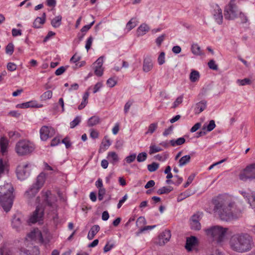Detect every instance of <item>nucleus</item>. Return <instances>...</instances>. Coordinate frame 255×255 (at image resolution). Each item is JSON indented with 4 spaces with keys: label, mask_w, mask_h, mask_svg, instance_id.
<instances>
[{
    "label": "nucleus",
    "mask_w": 255,
    "mask_h": 255,
    "mask_svg": "<svg viewBox=\"0 0 255 255\" xmlns=\"http://www.w3.org/2000/svg\"><path fill=\"white\" fill-rule=\"evenodd\" d=\"M60 141V139L59 137H56L54 138L51 141L50 146H55L58 145Z\"/></svg>",
    "instance_id": "62"
},
{
    "label": "nucleus",
    "mask_w": 255,
    "mask_h": 255,
    "mask_svg": "<svg viewBox=\"0 0 255 255\" xmlns=\"http://www.w3.org/2000/svg\"><path fill=\"white\" fill-rule=\"evenodd\" d=\"M106 190L105 189H99L98 192V199L100 201L103 199L104 195L105 194Z\"/></svg>",
    "instance_id": "58"
},
{
    "label": "nucleus",
    "mask_w": 255,
    "mask_h": 255,
    "mask_svg": "<svg viewBox=\"0 0 255 255\" xmlns=\"http://www.w3.org/2000/svg\"><path fill=\"white\" fill-rule=\"evenodd\" d=\"M197 243V239L194 236L187 239L185 248L188 251H191L193 247L196 245Z\"/></svg>",
    "instance_id": "16"
},
{
    "label": "nucleus",
    "mask_w": 255,
    "mask_h": 255,
    "mask_svg": "<svg viewBox=\"0 0 255 255\" xmlns=\"http://www.w3.org/2000/svg\"><path fill=\"white\" fill-rule=\"evenodd\" d=\"M46 174L42 172L39 174L36 178L35 183L33 184L31 188L26 191L25 196L26 198L30 199L34 197L38 193L39 189L42 187L45 181Z\"/></svg>",
    "instance_id": "5"
},
{
    "label": "nucleus",
    "mask_w": 255,
    "mask_h": 255,
    "mask_svg": "<svg viewBox=\"0 0 255 255\" xmlns=\"http://www.w3.org/2000/svg\"><path fill=\"white\" fill-rule=\"evenodd\" d=\"M153 67V63L152 60L149 58H145L143 63V70L145 72L150 71Z\"/></svg>",
    "instance_id": "17"
},
{
    "label": "nucleus",
    "mask_w": 255,
    "mask_h": 255,
    "mask_svg": "<svg viewBox=\"0 0 255 255\" xmlns=\"http://www.w3.org/2000/svg\"><path fill=\"white\" fill-rule=\"evenodd\" d=\"M94 23H95V21H93L89 24L86 25L84 26L81 29V31L82 32H86L87 31H88L91 28V27L94 24Z\"/></svg>",
    "instance_id": "57"
},
{
    "label": "nucleus",
    "mask_w": 255,
    "mask_h": 255,
    "mask_svg": "<svg viewBox=\"0 0 255 255\" xmlns=\"http://www.w3.org/2000/svg\"><path fill=\"white\" fill-rule=\"evenodd\" d=\"M159 167V164L156 162H153L147 165V169L149 171L152 172L156 171Z\"/></svg>",
    "instance_id": "38"
},
{
    "label": "nucleus",
    "mask_w": 255,
    "mask_h": 255,
    "mask_svg": "<svg viewBox=\"0 0 255 255\" xmlns=\"http://www.w3.org/2000/svg\"><path fill=\"white\" fill-rule=\"evenodd\" d=\"M116 84L117 81L113 78H110L107 81V84L110 88L114 87Z\"/></svg>",
    "instance_id": "50"
},
{
    "label": "nucleus",
    "mask_w": 255,
    "mask_h": 255,
    "mask_svg": "<svg viewBox=\"0 0 255 255\" xmlns=\"http://www.w3.org/2000/svg\"><path fill=\"white\" fill-rule=\"evenodd\" d=\"M136 156V155L135 153H133V154L127 156L125 160L127 163H130L135 160Z\"/></svg>",
    "instance_id": "48"
},
{
    "label": "nucleus",
    "mask_w": 255,
    "mask_h": 255,
    "mask_svg": "<svg viewBox=\"0 0 255 255\" xmlns=\"http://www.w3.org/2000/svg\"><path fill=\"white\" fill-rule=\"evenodd\" d=\"M52 97V92L51 91H47L44 92L40 96V99L42 101H45L48 99H50Z\"/></svg>",
    "instance_id": "34"
},
{
    "label": "nucleus",
    "mask_w": 255,
    "mask_h": 255,
    "mask_svg": "<svg viewBox=\"0 0 255 255\" xmlns=\"http://www.w3.org/2000/svg\"><path fill=\"white\" fill-rule=\"evenodd\" d=\"M191 50L192 53L195 55L199 56L202 54L201 48L197 43H194L192 45Z\"/></svg>",
    "instance_id": "27"
},
{
    "label": "nucleus",
    "mask_w": 255,
    "mask_h": 255,
    "mask_svg": "<svg viewBox=\"0 0 255 255\" xmlns=\"http://www.w3.org/2000/svg\"><path fill=\"white\" fill-rule=\"evenodd\" d=\"M62 16L61 15H58L55 16L54 18L51 19V24L54 28L59 27L62 23Z\"/></svg>",
    "instance_id": "24"
},
{
    "label": "nucleus",
    "mask_w": 255,
    "mask_h": 255,
    "mask_svg": "<svg viewBox=\"0 0 255 255\" xmlns=\"http://www.w3.org/2000/svg\"><path fill=\"white\" fill-rule=\"evenodd\" d=\"M114 244H110L109 242L105 245L104 248V252L107 253L110 251L114 247Z\"/></svg>",
    "instance_id": "59"
},
{
    "label": "nucleus",
    "mask_w": 255,
    "mask_h": 255,
    "mask_svg": "<svg viewBox=\"0 0 255 255\" xmlns=\"http://www.w3.org/2000/svg\"><path fill=\"white\" fill-rule=\"evenodd\" d=\"M249 204L252 207L255 209V194H253L251 198H249Z\"/></svg>",
    "instance_id": "55"
},
{
    "label": "nucleus",
    "mask_w": 255,
    "mask_h": 255,
    "mask_svg": "<svg viewBox=\"0 0 255 255\" xmlns=\"http://www.w3.org/2000/svg\"><path fill=\"white\" fill-rule=\"evenodd\" d=\"M22 224L21 217L18 215L14 216L12 220V226L13 228L18 229L20 228Z\"/></svg>",
    "instance_id": "23"
},
{
    "label": "nucleus",
    "mask_w": 255,
    "mask_h": 255,
    "mask_svg": "<svg viewBox=\"0 0 255 255\" xmlns=\"http://www.w3.org/2000/svg\"><path fill=\"white\" fill-rule=\"evenodd\" d=\"M11 33L12 36L14 37L17 36H20L22 34L21 30L17 29L15 28H13L12 29Z\"/></svg>",
    "instance_id": "63"
},
{
    "label": "nucleus",
    "mask_w": 255,
    "mask_h": 255,
    "mask_svg": "<svg viewBox=\"0 0 255 255\" xmlns=\"http://www.w3.org/2000/svg\"><path fill=\"white\" fill-rule=\"evenodd\" d=\"M216 125L215 121L214 120H211L209 122V124L207 126H204L203 130H205L207 129V131H211L215 128Z\"/></svg>",
    "instance_id": "35"
},
{
    "label": "nucleus",
    "mask_w": 255,
    "mask_h": 255,
    "mask_svg": "<svg viewBox=\"0 0 255 255\" xmlns=\"http://www.w3.org/2000/svg\"><path fill=\"white\" fill-rule=\"evenodd\" d=\"M183 96L181 95L177 98L176 100L173 104V106L172 107V108H176L180 104H181L183 102Z\"/></svg>",
    "instance_id": "42"
},
{
    "label": "nucleus",
    "mask_w": 255,
    "mask_h": 255,
    "mask_svg": "<svg viewBox=\"0 0 255 255\" xmlns=\"http://www.w3.org/2000/svg\"><path fill=\"white\" fill-rule=\"evenodd\" d=\"M41 106H38L35 102L34 101H30L26 103H23L22 104H17L16 105V107L21 109H25L28 108H38Z\"/></svg>",
    "instance_id": "22"
},
{
    "label": "nucleus",
    "mask_w": 255,
    "mask_h": 255,
    "mask_svg": "<svg viewBox=\"0 0 255 255\" xmlns=\"http://www.w3.org/2000/svg\"><path fill=\"white\" fill-rule=\"evenodd\" d=\"M171 238V233L169 230L163 231L159 238V244L160 246L164 245L168 242Z\"/></svg>",
    "instance_id": "15"
},
{
    "label": "nucleus",
    "mask_w": 255,
    "mask_h": 255,
    "mask_svg": "<svg viewBox=\"0 0 255 255\" xmlns=\"http://www.w3.org/2000/svg\"><path fill=\"white\" fill-rule=\"evenodd\" d=\"M7 68L10 71H14L16 69V65L14 63L9 62L7 65Z\"/></svg>",
    "instance_id": "56"
},
{
    "label": "nucleus",
    "mask_w": 255,
    "mask_h": 255,
    "mask_svg": "<svg viewBox=\"0 0 255 255\" xmlns=\"http://www.w3.org/2000/svg\"><path fill=\"white\" fill-rule=\"evenodd\" d=\"M208 66L209 67L213 69L214 70H218V65L215 63V61L214 60H211L208 62Z\"/></svg>",
    "instance_id": "51"
},
{
    "label": "nucleus",
    "mask_w": 255,
    "mask_h": 255,
    "mask_svg": "<svg viewBox=\"0 0 255 255\" xmlns=\"http://www.w3.org/2000/svg\"><path fill=\"white\" fill-rule=\"evenodd\" d=\"M146 220L143 217H139L136 222V225L138 227L142 228V226L146 224Z\"/></svg>",
    "instance_id": "39"
},
{
    "label": "nucleus",
    "mask_w": 255,
    "mask_h": 255,
    "mask_svg": "<svg viewBox=\"0 0 255 255\" xmlns=\"http://www.w3.org/2000/svg\"><path fill=\"white\" fill-rule=\"evenodd\" d=\"M202 213H197L194 214L190 219V226L192 230L199 231L201 228L200 221L202 218Z\"/></svg>",
    "instance_id": "12"
},
{
    "label": "nucleus",
    "mask_w": 255,
    "mask_h": 255,
    "mask_svg": "<svg viewBox=\"0 0 255 255\" xmlns=\"http://www.w3.org/2000/svg\"><path fill=\"white\" fill-rule=\"evenodd\" d=\"M100 123V118L97 116H93L88 121V126L89 127L97 125Z\"/></svg>",
    "instance_id": "28"
},
{
    "label": "nucleus",
    "mask_w": 255,
    "mask_h": 255,
    "mask_svg": "<svg viewBox=\"0 0 255 255\" xmlns=\"http://www.w3.org/2000/svg\"><path fill=\"white\" fill-rule=\"evenodd\" d=\"M228 229L220 226H214L204 230L206 234L218 244H221L224 240Z\"/></svg>",
    "instance_id": "4"
},
{
    "label": "nucleus",
    "mask_w": 255,
    "mask_h": 255,
    "mask_svg": "<svg viewBox=\"0 0 255 255\" xmlns=\"http://www.w3.org/2000/svg\"><path fill=\"white\" fill-rule=\"evenodd\" d=\"M62 143H64L66 148H69L71 146V142L68 137H66L62 140Z\"/></svg>",
    "instance_id": "54"
},
{
    "label": "nucleus",
    "mask_w": 255,
    "mask_h": 255,
    "mask_svg": "<svg viewBox=\"0 0 255 255\" xmlns=\"http://www.w3.org/2000/svg\"><path fill=\"white\" fill-rule=\"evenodd\" d=\"M236 0H231L230 3L225 7L224 16L227 19H233L237 17L240 13L237 5L235 4Z\"/></svg>",
    "instance_id": "8"
},
{
    "label": "nucleus",
    "mask_w": 255,
    "mask_h": 255,
    "mask_svg": "<svg viewBox=\"0 0 255 255\" xmlns=\"http://www.w3.org/2000/svg\"><path fill=\"white\" fill-rule=\"evenodd\" d=\"M92 42H93V37H92V36H90L87 39V40L86 41V45H85V48L87 51L91 48Z\"/></svg>",
    "instance_id": "60"
},
{
    "label": "nucleus",
    "mask_w": 255,
    "mask_h": 255,
    "mask_svg": "<svg viewBox=\"0 0 255 255\" xmlns=\"http://www.w3.org/2000/svg\"><path fill=\"white\" fill-rule=\"evenodd\" d=\"M46 13L44 12L42 14V17H38L34 21L33 26L34 28H40L41 25L43 24L45 22Z\"/></svg>",
    "instance_id": "18"
},
{
    "label": "nucleus",
    "mask_w": 255,
    "mask_h": 255,
    "mask_svg": "<svg viewBox=\"0 0 255 255\" xmlns=\"http://www.w3.org/2000/svg\"><path fill=\"white\" fill-rule=\"evenodd\" d=\"M66 69L65 67L61 66L56 70L55 74L57 76L60 75L65 71Z\"/></svg>",
    "instance_id": "61"
},
{
    "label": "nucleus",
    "mask_w": 255,
    "mask_h": 255,
    "mask_svg": "<svg viewBox=\"0 0 255 255\" xmlns=\"http://www.w3.org/2000/svg\"><path fill=\"white\" fill-rule=\"evenodd\" d=\"M200 78V74L198 71L193 70L190 74V80L192 82H196L198 81Z\"/></svg>",
    "instance_id": "29"
},
{
    "label": "nucleus",
    "mask_w": 255,
    "mask_h": 255,
    "mask_svg": "<svg viewBox=\"0 0 255 255\" xmlns=\"http://www.w3.org/2000/svg\"><path fill=\"white\" fill-rule=\"evenodd\" d=\"M234 207V202L220 199L215 203L214 211L222 220L228 221L238 218L233 213Z\"/></svg>",
    "instance_id": "2"
},
{
    "label": "nucleus",
    "mask_w": 255,
    "mask_h": 255,
    "mask_svg": "<svg viewBox=\"0 0 255 255\" xmlns=\"http://www.w3.org/2000/svg\"><path fill=\"white\" fill-rule=\"evenodd\" d=\"M158 63L159 65H161L165 62V53L164 52H162L160 53L158 57Z\"/></svg>",
    "instance_id": "46"
},
{
    "label": "nucleus",
    "mask_w": 255,
    "mask_h": 255,
    "mask_svg": "<svg viewBox=\"0 0 255 255\" xmlns=\"http://www.w3.org/2000/svg\"><path fill=\"white\" fill-rule=\"evenodd\" d=\"M104 57V56L100 57L93 64V68L94 70V73L96 76L98 77H101L103 74L104 70V68L103 67Z\"/></svg>",
    "instance_id": "13"
},
{
    "label": "nucleus",
    "mask_w": 255,
    "mask_h": 255,
    "mask_svg": "<svg viewBox=\"0 0 255 255\" xmlns=\"http://www.w3.org/2000/svg\"><path fill=\"white\" fill-rule=\"evenodd\" d=\"M55 134V129L46 126H42L40 129V136L42 140L45 141Z\"/></svg>",
    "instance_id": "11"
},
{
    "label": "nucleus",
    "mask_w": 255,
    "mask_h": 255,
    "mask_svg": "<svg viewBox=\"0 0 255 255\" xmlns=\"http://www.w3.org/2000/svg\"><path fill=\"white\" fill-rule=\"evenodd\" d=\"M14 45L12 43H8L5 47V53L9 55H11L13 52Z\"/></svg>",
    "instance_id": "40"
},
{
    "label": "nucleus",
    "mask_w": 255,
    "mask_h": 255,
    "mask_svg": "<svg viewBox=\"0 0 255 255\" xmlns=\"http://www.w3.org/2000/svg\"><path fill=\"white\" fill-rule=\"evenodd\" d=\"M238 83L240 85L244 86L246 85H250L251 84V80L248 78H245L243 80H238Z\"/></svg>",
    "instance_id": "49"
},
{
    "label": "nucleus",
    "mask_w": 255,
    "mask_h": 255,
    "mask_svg": "<svg viewBox=\"0 0 255 255\" xmlns=\"http://www.w3.org/2000/svg\"><path fill=\"white\" fill-rule=\"evenodd\" d=\"M107 158L111 163L114 164L119 161L118 154L115 152H110L108 154Z\"/></svg>",
    "instance_id": "25"
},
{
    "label": "nucleus",
    "mask_w": 255,
    "mask_h": 255,
    "mask_svg": "<svg viewBox=\"0 0 255 255\" xmlns=\"http://www.w3.org/2000/svg\"><path fill=\"white\" fill-rule=\"evenodd\" d=\"M213 10L212 11V14L215 21L219 24H222L223 22V14L222 9L217 4L213 5Z\"/></svg>",
    "instance_id": "14"
},
{
    "label": "nucleus",
    "mask_w": 255,
    "mask_h": 255,
    "mask_svg": "<svg viewBox=\"0 0 255 255\" xmlns=\"http://www.w3.org/2000/svg\"><path fill=\"white\" fill-rule=\"evenodd\" d=\"M44 215V208L42 205H38L35 210L29 219V223L34 224L42 220Z\"/></svg>",
    "instance_id": "10"
},
{
    "label": "nucleus",
    "mask_w": 255,
    "mask_h": 255,
    "mask_svg": "<svg viewBox=\"0 0 255 255\" xmlns=\"http://www.w3.org/2000/svg\"><path fill=\"white\" fill-rule=\"evenodd\" d=\"M13 188L10 183L0 186V204L6 212L10 210L13 204Z\"/></svg>",
    "instance_id": "3"
},
{
    "label": "nucleus",
    "mask_w": 255,
    "mask_h": 255,
    "mask_svg": "<svg viewBox=\"0 0 255 255\" xmlns=\"http://www.w3.org/2000/svg\"><path fill=\"white\" fill-rule=\"evenodd\" d=\"M100 229V226L98 225L93 226L88 234V239L89 240H92L94 238L95 236L97 234V233L99 231Z\"/></svg>",
    "instance_id": "21"
},
{
    "label": "nucleus",
    "mask_w": 255,
    "mask_h": 255,
    "mask_svg": "<svg viewBox=\"0 0 255 255\" xmlns=\"http://www.w3.org/2000/svg\"><path fill=\"white\" fill-rule=\"evenodd\" d=\"M147 157V153L145 152L139 153L137 156V161L139 162L144 161Z\"/></svg>",
    "instance_id": "37"
},
{
    "label": "nucleus",
    "mask_w": 255,
    "mask_h": 255,
    "mask_svg": "<svg viewBox=\"0 0 255 255\" xmlns=\"http://www.w3.org/2000/svg\"><path fill=\"white\" fill-rule=\"evenodd\" d=\"M207 102L205 101H202L196 104L194 109L195 113L199 114L203 111L206 108Z\"/></svg>",
    "instance_id": "20"
},
{
    "label": "nucleus",
    "mask_w": 255,
    "mask_h": 255,
    "mask_svg": "<svg viewBox=\"0 0 255 255\" xmlns=\"http://www.w3.org/2000/svg\"><path fill=\"white\" fill-rule=\"evenodd\" d=\"M31 165L29 163H25L19 165L16 169V174L17 178L23 180L28 177L30 174Z\"/></svg>",
    "instance_id": "9"
},
{
    "label": "nucleus",
    "mask_w": 255,
    "mask_h": 255,
    "mask_svg": "<svg viewBox=\"0 0 255 255\" xmlns=\"http://www.w3.org/2000/svg\"><path fill=\"white\" fill-rule=\"evenodd\" d=\"M239 177L243 181L255 179V163L249 164L243 169L240 172Z\"/></svg>",
    "instance_id": "7"
},
{
    "label": "nucleus",
    "mask_w": 255,
    "mask_h": 255,
    "mask_svg": "<svg viewBox=\"0 0 255 255\" xmlns=\"http://www.w3.org/2000/svg\"><path fill=\"white\" fill-rule=\"evenodd\" d=\"M16 152L20 156L26 155L33 152L34 149V145L26 140L19 141L15 145Z\"/></svg>",
    "instance_id": "6"
},
{
    "label": "nucleus",
    "mask_w": 255,
    "mask_h": 255,
    "mask_svg": "<svg viewBox=\"0 0 255 255\" xmlns=\"http://www.w3.org/2000/svg\"><path fill=\"white\" fill-rule=\"evenodd\" d=\"M194 177H195L194 174H192L191 175H190L187 179V182L184 185V188L187 187L192 183Z\"/></svg>",
    "instance_id": "53"
},
{
    "label": "nucleus",
    "mask_w": 255,
    "mask_h": 255,
    "mask_svg": "<svg viewBox=\"0 0 255 255\" xmlns=\"http://www.w3.org/2000/svg\"><path fill=\"white\" fill-rule=\"evenodd\" d=\"M172 189L170 187H163L157 191V193L159 195L167 194L172 191Z\"/></svg>",
    "instance_id": "36"
},
{
    "label": "nucleus",
    "mask_w": 255,
    "mask_h": 255,
    "mask_svg": "<svg viewBox=\"0 0 255 255\" xmlns=\"http://www.w3.org/2000/svg\"><path fill=\"white\" fill-rule=\"evenodd\" d=\"M50 193L49 191H47L44 193L43 195V203L49 206H52V204L49 200V194Z\"/></svg>",
    "instance_id": "33"
},
{
    "label": "nucleus",
    "mask_w": 255,
    "mask_h": 255,
    "mask_svg": "<svg viewBox=\"0 0 255 255\" xmlns=\"http://www.w3.org/2000/svg\"><path fill=\"white\" fill-rule=\"evenodd\" d=\"M27 236L29 238L33 240L42 239L41 233L38 229H34L33 231L30 232Z\"/></svg>",
    "instance_id": "19"
},
{
    "label": "nucleus",
    "mask_w": 255,
    "mask_h": 255,
    "mask_svg": "<svg viewBox=\"0 0 255 255\" xmlns=\"http://www.w3.org/2000/svg\"><path fill=\"white\" fill-rule=\"evenodd\" d=\"M190 196V192L188 191H186L184 193L180 194L177 198V201L180 202L183 200L184 199L189 197Z\"/></svg>",
    "instance_id": "45"
},
{
    "label": "nucleus",
    "mask_w": 255,
    "mask_h": 255,
    "mask_svg": "<svg viewBox=\"0 0 255 255\" xmlns=\"http://www.w3.org/2000/svg\"><path fill=\"white\" fill-rule=\"evenodd\" d=\"M209 255H224V254L220 251L219 249H216L213 250Z\"/></svg>",
    "instance_id": "64"
},
{
    "label": "nucleus",
    "mask_w": 255,
    "mask_h": 255,
    "mask_svg": "<svg viewBox=\"0 0 255 255\" xmlns=\"http://www.w3.org/2000/svg\"><path fill=\"white\" fill-rule=\"evenodd\" d=\"M162 150V149L157 146H156L155 145H151L149 147V154H152L154 153L159 152Z\"/></svg>",
    "instance_id": "41"
},
{
    "label": "nucleus",
    "mask_w": 255,
    "mask_h": 255,
    "mask_svg": "<svg viewBox=\"0 0 255 255\" xmlns=\"http://www.w3.org/2000/svg\"><path fill=\"white\" fill-rule=\"evenodd\" d=\"M229 245L234 251L244 253L251 250L254 246V241L252 236L248 234H237L231 238Z\"/></svg>",
    "instance_id": "1"
},
{
    "label": "nucleus",
    "mask_w": 255,
    "mask_h": 255,
    "mask_svg": "<svg viewBox=\"0 0 255 255\" xmlns=\"http://www.w3.org/2000/svg\"><path fill=\"white\" fill-rule=\"evenodd\" d=\"M7 144V140L5 138L1 137L0 140V147L2 154H4L6 151Z\"/></svg>",
    "instance_id": "31"
},
{
    "label": "nucleus",
    "mask_w": 255,
    "mask_h": 255,
    "mask_svg": "<svg viewBox=\"0 0 255 255\" xmlns=\"http://www.w3.org/2000/svg\"><path fill=\"white\" fill-rule=\"evenodd\" d=\"M133 18L130 20L127 24L126 28L128 29V31L131 30L132 28L135 27L136 25V23L134 22H132Z\"/></svg>",
    "instance_id": "47"
},
{
    "label": "nucleus",
    "mask_w": 255,
    "mask_h": 255,
    "mask_svg": "<svg viewBox=\"0 0 255 255\" xmlns=\"http://www.w3.org/2000/svg\"><path fill=\"white\" fill-rule=\"evenodd\" d=\"M81 117H76V118L70 123V128H75L76 126H77L81 122Z\"/></svg>",
    "instance_id": "44"
},
{
    "label": "nucleus",
    "mask_w": 255,
    "mask_h": 255,
    "mask_svg": "<svg viewBox=\"0 0 255 255\" xmlns=\"http://www.w3.org/2000/svg\"><path fill=\"white\" fill-rule=\"evenodd\" d=\"M149 30V26L145 23H143L138 27L137 32L138 35H143Z\"/></svg>",
    "instance_id": "26"
},
{
    "label": "nucleus",
    "mask_w": 255,
    "mask_h": 255,
    "mask_svg": "<svg viewBox=\"0 0 255 255\" xmlns=\"http://www.w3.org/2000/svg\"><path fill=\"white\" fill-rule=\"evenodd\" d=\"M157 128V123H152L151 124L148 128L147 131L146 132V134L149 133L150 134H152L153 133L155 130Z\"/></svg>",
    "instance_id": "43"
},
{
    "label": "nucleus",
    "mask_w": 255,
    "mask_h": 255,
    "mask_svg": "<svg viewBox=\"0 0 255 255\" xmlns=\"http://www.w3.org/2000/svg\"><path fill=\"white\" fill-rule=\"evenodd\" d=\"M166 35L165 34H163L160 36H158L156 39V43L158 46H160L162 42L164 41Z\"/></svg>",
    "instance_id": "52"
},
{
    "label": "nucleus",
    "mask_w": 255,
    "mask_h": 255,
    "mask_svg": "<svg viewBox=\"0 0 255 255\" xmlns=\"http://www.w3.org/2000/svg\"><path fill=\"white\" fill-rule=\"evenodd\" d=\"M191 156L189 155H186L182 157L179 160V166L180 167L186 165L190 161Z\"/></svg>",
    "instance_id": "30"
},
{
    "label": "nucleus",
    "mask_w": 255,
    "mask_h": 255,
    "mask_svg": "<svg viewBox=\"0 0 255 255\" xmlns=\"http://www.w3.org/2000/svg\"><path fill=\"white\" fill-rule=\"evenodd\" d=\"M185 142V139L184 137H180L176 140L172 139L170 140V143L172 146L182 145Z\"/></svg>",
    "instance_id": "32"
}]
</instances>
